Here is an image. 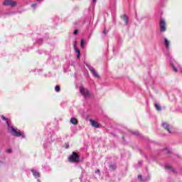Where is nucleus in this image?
I'll return each instance as SVG.
<instances>
[{"label": "nucleus", "instance_id": "6ab92c4d", "mask_svg": "<svg viewBox=\"0 0 182 182\" xmlns=\"http://www.w3.org/2000/svg\"><path fill=\"white\" fill-rule=\"evenodd\" d=\"M172 68L174 72H177V68H176V66H174V65H172Z\"/></svg>", "mask_w": 182, "mask_h": 182}, {"label": "nucleus", "instance_id": "9d476101", "mask_svg": "<svg viewBox=\"0 0 182 182\" xmlns=\"http://www.w3.org/2000/svg\"><path fill=\"white\" fill-rule=\"evenodd\" d=\"M122 21L125 22V25H127L129 23V18H127V16L126 14H124L121 16Z\"/></svg>", "mask_w": 182, "mask_h": 182}, {"label": "nucleus", "instance_id": "2eb2a0df", "mask_svg": "<svg viewBox=\"0 0 182 182\" xmlns=\"http://www.w3.org/2000/svg\"><path fill=\"white\" fill-rule=\"evenodd\" d=\"M173 168V166L168 165V164H166L165 165V168L166 170H171V168Z\"/></svg>", "mask_w": 182, "mask_h": 182}, {"label": "nucleus", "instance_id": "f3484780", "mask_svg": "<svg viewBox=\"0 0 182 182\" xmlns=\"http://www.w3.org/2000/svg\"><path fill=\"white\" fill-rule=\"evenodd\" d=\"M81 48H85V40H81Z\"/></svg>", "mask_w": 182, "mask_h": 182}, {"label": "nucleus", "instance_id": "aec40b11", "mask_svg": "<svg viewBox=\"0 0 182 182\" xmlns=\"http://www.w3.org/2000/svg\"><path fill=\"white\" fill-rule=\"evenodd\" d=\"M138 178H139V180H141V181L143 176L141 175H138Z\"/></svg>", "mask_w": 182, "mask_h": 182}, {"label": "nucleus", "instance_id": "dca6fc26", "mask_svg": "<svg viewBox=\"0 0 182 182\" xmlns=\"http://www.w3.org/2000/svg\"><path fill=\"white\" fill-rule=\"evenodd\" d=\"M55 90L58 92V93H59V92H60V87L59 85H56L55 87Z\"/></svg>", "mask_w": 182, "mask_h": 182}, {"label": "nucleus", "instance_id": "f8f14e48", "mask_svg": "<svg viewBox=\"0 0 182 182\" xmlns=\"http://www.w3.org/2000/svg\"><path fill=\"white\" fill-rule=\"evenodd\" d=\"M164 43L166 49H168L170 48V41L167 38H164Z\"/></svg>", "mask_w": 182, "mask_h": 182}, {"label": "nucleus", "instance_id": "7ed1b4c3", "mask_svg": "<svg viewBox=\"0 0 182 182\" xmlns=\"http://www.w3.org/2000/svg\"><path fill=\"white\" fill-rule=\"evenodd\" d=\"M2 5H4V6H11V8H15L16 7V5H18V2L14 0H4Z\"/></svg>", "mask_w": 182, "mask_h": 182}, {"label": "nucleus", "instance_id": "0eeeda50", "mask_svg": "<svg viewBox=\"0 0 182 182\" xmlns=\"http://www.w3.org/2000/svg\"><path fill=\"white\" fill-rule=\"evenodd\" d=\"M160 29L161 32H166L167 29L166 28V21H164V20L160 21Z\"/></svg>", "mask_w": 182, "mask_h": 182}, {"label": "nucleus", "instance_id": "6e6552de", "mask_svg": "<svg viewBox=\"0 0 182 182\" xmlns=\"http://www.w3.org/2000/svg\"><path fill=\"white\" fill-rule=\"evenodd\" d=\"M90 72H91L93 76H95V77H97V79H99V77H100L99 74L96 72V70H94L93 68H90Z\"/></svg>", "mask_w": 182, "mask_h": 182}, {"label": "nucleus", "instance_id": "ddd939ff", "mask_svg": "<svg viewBox=\"0 0 182 182\" xmlns=\"http://www.w3.org/2000/svg\"><path fill=\"white\" fill-rule=\"evenodd\" d=\"M32 173H33V176H34V177L38 178L40 176V173L36 171H32Z\"/></svg>", "mask_w": 182, "mask_h": 182}, {"label": "nucleus", "instance_id": "20e7f679", "mask_svg": "<svg viewBox=\"0 0 182 182\" xmlns=\"http://www.w3.org/2000/svg\"><path fill=\"white\" fill-rule=\"evenodd\" d=\"M80 93H81L82 96H84L85 99H88L90 97V91L87 88H85L84 87H80Z\"/></svg>", "mask_w": 182, "mask_h": 182}, {"label": "nucleus", "instance_id": "5701e85b", "mask_svg": "<svg viewBox=\"0 0 182 182\" xmlns=\"http://www.w3.org/2000/svg\"><path fill=\"white\" fill-rule=\"evenodd\" d=\"M7 152H9V153H12V150H11V149H8V150H7Z\"/></svg>", "mask_w": 182, "mask_h": 182}, {"label": "nucleus", "instance_id": "412c9836", "mask_svg": "<svg viewBox=\"0 0 182 182\" xmlns=\"http://www.w3.org/2000/svg\"><path fill=\"white\" fill-rule=\"evenodd\" d=\"M73 35H77V30H75V31H74Z\"/></svg>", "mask_w": 182, "mask_h": 182}, {"label": "nucleus", "instance_id": "a878e982", "mask_svg": "<svg viewBox=\"0 0 182 182\" xmlns=\"http://www.w3.org/2000/svg\"><path fill=\"white\" fill-rule=\"evenodd\" d=\"M103 33H105V35H106V31H103Z\"/></svg>", "mask_w": 182, "mask_h": 182}, {"label": "nucleus", "instance_id": "423d86ee", "mask_svg": "<svg viewBox=\"0 0 182 182\" xmlns=\"http://www.w3.org/2000/svg\"><path fill=\"white\" fill-rule=\"evenodd\" d=\"M90 123L92 127H95V129H99L100 127V124L97 122V121H95L93 119H90Z\"/></svg>", "mask_w": 182, "mask_h": 182}, {"label": "nucleus", "instance_id": "b1692460", "mask_svg": "<svg viewBox=\"0 0 182 182\" xmlns=\"http://www.w3.org/2000/svg\"><path fill=\"white\" fill-rule=\"evenodd\" d=\"M171 151H170V150L168 151V154H171Z\"/></svg>", "mask_w": 182, "mask_h": 182}, {"label": "nucleus", "instance_id": "4468645a", "mask_svg": "<svg viewBox=\"0 0 182 182\" xmlns=\"http://www.w3.org/2000/svg\"><path fill=\"white\" fill-rule=\"evenodd\" d=\"M155 108L156 109V110H158V112H161V106H160V105L159 104H155Z\"/></svg>", "mask_w": 182, "mask_h": 182}, {"label": "nucleus", "instance_id": "cd10ccee", "mask_svg": "<svg viewBox=\"0 0 182 182\" xmlns=\"http://www.w3.org/2000/svg\"><path fill=\"white\" fill-rule=\"evenodd\" d=\"M135 134H136V135H137V134H139V133H135Z\"/></svg>", "mask_w": 182, "mask_h": 182}, {"label": "nucleus", "instance_id": "f257e3e1", "mask_svg": "<svg viewBox=\"0 0 182 182\" xmlns=\"http://www.w3.org/2000/svg\"><path fill=\"white\" fill-rule=\"evenodd\" d=\"M1 119L2 120H4L6 122L9 129V132H11L12 136H14V137H22V139H25V137H26L25 136V133L18 132L16 131V129H15V128H14V127H11V124H9V121H8L7 118L5 116L1 115Z\"/></svg>", "mask_w": 182, "mask_h": 182}, {"label": "nucleus", "instance_id": "c85d7f7f", "mask_svg": "<svg viewBox=\"0 0 182 182\" xmlns=\"http://www.w3.org/2000/svg\"><path fill=\"white\" fill-rule=\"evenodd\" d=\"M37 1H40V0H37Z\"/></svg>", "mask_w": 182, "mask_h": 182}, {"label": "nucleus", "instance_id": "a211bd4d", "mask_svg": "<svg viewBox=\"0 0 182 182\" xmlns=\"http://www.w3.org/2000/svg\"><path fill=\"white\" fill-rule=\"evenodd\" d=\"M171 171H172V173H173L174 174H177V171H176V169L173 167H172Z\"/></svg>", "mask_w": 182, "mask_h": 182}, {"label": "nucleus", "instance_id": "9b49d317", "mask_svg": "<svg viewBox=\"0 0 182 182\" xmlns=\"http://www.w3.org/2000/svg\"><path fill=\"white\" fill-rule=\"evenodd\" d=\"M70 123L72 124H74L75 126H76L77 124V123H79V122L77 121V119L73 117L70 119Z\"/></svg>", "mask_w": 182, "mask_h": 182}, {"label": "nucleus", "instance_id": "f03ea898", "mask_svg": "<svg viewBox=\"0 0 182 182\" xmlns=\"http://www.w3.org/2000/svg\"><path fill=\"white\" fill-rule=\"evenodd\" d=\"M68 161L70 163H79L80 161V156L77 153L73 151L72 155L68 157Z\"/></svg>", "mask_w": 182, "mask_h": 182}, {"label": "nucleus", "instance_id": "39448f33", "mask_svg": "<svg viewBox=\"0 0 182 182\" xmlns=\"http://www.w3.org/2000/svg\"><path fill=\"white\" fill-rule=\"evenodd\" d=\"M161 126L165 130H166V132H168V133H171V127H170V124H168V123L164 122L162 123Z\"/></svg>", "mask_w": 182, "mask_h": 182}, {"label": "nucleus", "instance_id": "393cba45", "mask_svg": "<svg viewBox=\"0 0 182 182\" xmlns=\"http://www.w3.org/2000/svg\"><path fill=\"white\" fill-rule=\"evenodd\" d=\"M92 2L95 4L96 2V0H92Z\"/></svg>", "mask_w": 182, "mask_h": 182}, {"label": "nucleus", "instance_id": "1a4fd4ad", "mask_svg": "<svg viewBox=\"0 0 182 182\" xmlns=\"http://www.w3.org/2000/svg\"><path fill=\"white\" fill-rule=\"evenodd\" d=\"M74 49L75 50V53H77V58L79 59L80 58V50L76 48V41L74 44Z\"/></svg>", "mask_w": 182, "mask_h": 182}, {"label": "nucleus", "instance_id": "bb28decb", "mask_svg": "<svg viewBox=\"0 0 182 182\" xmlns=\"http://www.w3.org/2000/svg\"><path fill=\"white\" fill-rule=\"evenodd\" d=\"M33 6H36V4H33Z\"/></svg>", "mask_w": 182, "mask_h": 182}, {"label": "nucleus", "instance_id": "4be33fe9", "mask_svg": "<svg viewBox=\"0 0 182 182\" xmlns=\"http://www.w3.org/2000/svg\"><path fill=\"white\" fill-rule=\"evenodd\" d=\"M100 173V170L97 169V171H95V173Z\"/></svg>", "mask_w": 182, "mask_h": 182}]
</instances>
